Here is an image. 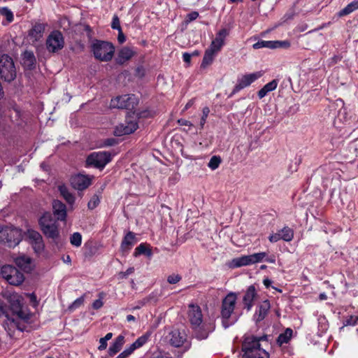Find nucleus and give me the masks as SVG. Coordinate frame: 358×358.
Listing matches in <instances>:
<instances>
[{"mask_svg": "<svg viewBox=\"0 0 358 358\" xmlns=\"http://www.w3.org/2000/svg\"><path fill=\"white\" fill-rule=\"evenodd\" d=\"M191 58H192V55L188 53V52H184L182 54V59H183V61L187 63V64H190V62H191Z\"/></svg>", "mask_w": 358, "mask_h": 358, "instance_id": "obj_53", "label": "nucleus"}, {"mask_svg": "<svg viewBox=\"0 0 358 358\" xmlns=\"http://www.w3.org/2000/svg\"><path fill=\"white\" fill-rule=\"evenodd\" d=\"M257 293L255 287L253 285L249 286L243 298V304L248 310H251L254 306L255 301L257 299Z\"/></svg>", "mask_w": 358, "mask_h": 358, "instance_id": "obj_21", "label": "nucleus"}, {"mask_svg": "<svg viewBox=\"0 0 358 358\" xmlns=\"http://www.w3.org/2000/svg\"><path fill=\"white\" fill-rule=\"evenodd\" d=\"M150 335H151L150 333L147 332L146 334L140 336L139 338H138L136 339V341L135 342H134L130 345L131 348L134 350V351L138 348H140L141 347H142L143 345H145L148 342Z\"/></svg>", "mask_w": 358, "mask_h": 358, "instance_id": "obj_31", "label": "nucleus"}, {"mask_svg": "<svg viewBox=\"0 0 358 358\" xmlns=\"http://www.w3.org/2000/svg\"><path fill=\"white\" fill-rule=\"evenodd\" d=\"M90 48L94 58L100 62H109L114 55L115 46L108 41L94 40Z\"/></svg>", "mask_w": 358, "mask_h": 358, "instance_id": "obj_5", "label": "nucleus"}, {"mask_svg": "<svg viewBox=\"0 0 358 358\" xmlns=\"http://www.w3.org/2000/svg\"><path fill=\"white\" fill-rule=\"evenodd\" d=\"M292 334L293 331L292 329H286L283 333L280 334L278 336L277 339V343L280 346L285 343H287L290 341L292 336Z\"/></svg>", "mask_w": 358, "mask_h": 358, "instance_id": "obj_30", "label": "nucleus"}, {"mask_svg": "<svg viewBox=\"0 0 358 358\" xmlns=\"http://www.w3.org/2000/svg\"><path fill=\"white\" fill-rule=\"evenodd\" d=\"M103 305V301L101 299L95 300L92 303V307L94 309L98 310L101 308Z\"/></svg>", "mask_w": 358, "mask_h": 358, "instance_id": "obj_51", "label": "nucleus"}, {"mask_svg": "<svg viewBox=\"0 0 358 358\" xmlns=\"http://www.w3.org/2000/svg\"><path fill=\"white\" fill-rule=\"evenodd\" d=\"M136 243L135 234L129 231L127 233V234L124 236L122 243H121V250L123 252H128L131 250L132 246Z\"/></svg>", "mask_w": 358, "mask_h": 358, "instance_id": "obj_24", "label": "nucleus"}, {"mask_svg": "<svg viewBox=\"0 0 358 358\" xmlns=\"http://www.w3.org/2000/svg\"><path fill=\"white\" fill-rule=\"evenodd\" d=\"M267 254L264 252L254 253L250 255H243L234 258L231 262V267L238 268L248 266L256 263L262 262L266 257Z\"/></svg>", "mask_w": 358, "mask_h": 358, "instance_id": "obj_9", "label": "nucleus"}, {"mask_svg": "<svg viewBox=\"0 0 358 358\" xmlns=\"http://www.w3.org/2000/svg\"><path fill=\"white\" fill-rule=\"evenodd\" d=\"M111 160L112 155L109 152H94L88 155L86 163L88 166L102 169Z\"/></svg>", "mask_w": 358, "mask_h": 358, "instance_id": "obj_10", "label": "nucleus"}, {"mask_svg": "<svg viewBox=\"0 0 358 358\" xmlns=\"http://www.w3.org/2000/svg\"><path fill=\"white\" fill-rule=\"evenodd\" d=\"M115 142V141L113 139H108L106 142V145H112L113 144V143Z\"/></svg>", "mask_w": 358, "mask_h": 358, "instance_id": "obj_64", "label": "nucleus"}, {"mask_svg": "<svg viewBox=\"0 0 358 358\" xmlns=\"http://www.w3.org/2000/svg\"><path fill=\"white\" fill-rule=\"evenodd\" d=\"M280 234V238L282 240L289 242L294 238V231L288 227H285L279 231Z\"/></svg>", "mask_w": 358, "mask_h": 358, "instance_id": "obj_33", "label": "nucleus"}, {"mask_svg": "<svg viewBox=\"0 0 358 358\" xmlns=\"http://www.w3.org/2000/svg\"><path fill=\"white\" fill-rule=\"evenodd\" d=\"M264 285L266 286V287H269V286L271 285L272 281L268 278L264 279L263 281Z\"/></svg>", "mask_w": 358, "mask_h": 358, "instance_id": "obj_60", "label": "nucleus"}, {"mask_svg": "<svg viewBox=\"0 0 358 358\" xmlns=\"http://www.w3.org/2000/svg\"><path fill=\"white\" fill-rule=\"evenodd\" d=\"M267 336L257 337L246 335L242 345L243 354L241 358H269V354L261 348L260 342L266 341Z\"/></svg>", "mask_w": 358, "mask_h": 358, "instance_id": "obj_3", "label": "nucleus"}, {"mask_svg": "<svg viewBox=\"0 0 358 358\" xmlns=\"http://www.w3.org/2000/svg\"><path fill=\"white\" fill-rule=\"evenodd\" d=\"M194 103V99H192L189 100V101L186 103L184 110H187L190 107H192Z\"/></svg>", "mask_w": 358, "mask_h": 358, "instance_id": "obj_58", "label": "nucleus"}, {"mask_svg": "<svg viewBox=\"0 0 358 358\" xmlns=\"http://www.w3.org/2000/svg\"><path fill=\"white\" fill-rule=\"evenodd\" d=\"M267 92H265L263 87L258 92V96L259 99L264 98Z\"/></svg>", "mask_w": 358, "mask_h": 358, "instance_id": "obj_59", "label": "nucleus"}, {"mask_svg": "<svg viewBox=\"0 0 358 358\" xmlns=\"http://www.w3.org/2000/svg\"><path fill=\"white\" fill-rule=\"evenodd\" d=\"M0 76L6 82H11L16 77V70L13 59L8 55L0 57Z\"/></svg>", "mask_w": 358, "mask_h": 358, "instance_id": "obj_6", "label": "nucleus"}, {"mask_svg": "<svg viewBox=\"0 0 358 358\" xmlns=\"http://www.w3.org/2000/svg\"><path fill=\"white\" fill-rule=\"evenodd\" d=\"M138 103V98L134 94H124L112 99L110 106L113 108L131 110L134 108Z\"/></svg>", "mask_w": 358, "mask_h": 358, "instance_id": "obj_12", "label": "nucleus"}, {"mask_svg": "<svg viewBox=\"0 0 358 358\" xmlns=\"http://www.w3.org/2000/svg\"><path fill=\"white\" fill-rule=\"evenodd\" d=\"M99 202L100 199L99 196L97 195H94L88 202V208L90 209H94L99 205Z\"/></svg>", "mask_w": 358, "mask_h": 358, "instance_id": "obj_42", "label": "nucleus"}, {"mask_svg": "<svg viewBox=\"0 0 358 358\" xmlns=\"http://www.w3.org/2000/svg\"><path fill=\"white\" fill-rule=\"evenodd\" d=\"M188 317L197 338L200 340L206 338L208 334L215 330V320L209 319L203 322L201 309L198 305L193 303L189 305Z\"/></svg>", "mask_w": 358, "mask_h": 358, "instance_id": "obj_2", "label": "nucleus"}, {"mask_svg": "<svg viewBox=\"0 0 358 358\" xmlns=\"http://www.w3.org/2000/svg\"><path fill=\"white\" fill-rule=\"evenodd\" d=\"M221 162H222V159H221L220 157L215 155L210 158V159L208 164V166L211 170L214 171L219 167Z\"/></svg>", "mask_w": 358, "mask_h": 358, "instance_id": "obj_37", "label": "nucleus"}, {"mask_svg": "<svg viewBox=\"0 0 358 358\" xmlns=\"http://www.w3.org/2000/svg\"><path fill=\"white\" fill-rule=\"evenodd\" d=\"M199 16V13L197 12H192L187 15V18L189 21H192L196 20Z\"/></svg>", "mask_w": 358, "mask_h": 358, "instance_id": "obj_54", "label": "nucleus"}, {"mask_svg": "<svg viewBox=\"0 0 358 358\" xmlns=\"http://www.w3.org/2000/svg\"><path fill=\"white\" fill-rule=\"evenodd\" d=\"M43 233L48 238L55 239L59 236L58 226L50 213H44L39 220Z\"/></svg>", "mask_w": 358, "mask_h": 358, "instance_id": "obj_7", "label": "nucleus"}, {"mask_svg": "<svg viewBox=\"0 0 358 358\" xmlns=\"http://www.w3.org/2000/svg\"><path fill=\"white\" fill-rule=\"evenodd\" d=\"M29 243L32 245L35 252L41 253L44 249V243L41 235L36 231L29 229L26 234Z\"/></svg>", "mask_w": 358, "mask_h": 358, "instance_id": "obj_16", "label": "nucleus"}, {"mask_svg": "<svg viewBox=\"0 0 358 358\" xmlns=\"http://www.w3.org/2000/svg\"><path fill=\"white\" fill-rule=\"evenodd\" d=\"M237 302V295L234 292L229 293L222 300L221 306L222 324L227 329L233 325L237 319L234 316Z\"/></svg>", "mask_w": 358, "mask_h": 358, "instance_id": "obj_4", "label": "nucleus"}, {"mask_svg": "<svg viewBox=\"0 0 358 358\" xmlns=\"http://www.w3.org/2000/svg\"><path fill=\"white\" fill-rule=\"evenodd\" d=\"M16 265L24 272L29 273L34 267L32 259L25 255H20L14 258Z\"/></svg>", "mask_w": 358, "mask_h": 358, "instance_id": "obj_22", "label": "nucleus"}, {"mask_svg": "<svg viewBox=\"0 0 358 358\" xmlns=\"http://www.w3.org/2000/svg\"><path fill=\"white\" fill-rule=\"evenodd\" d=\"M59 192L61 195L64 197V199L69 204H73L75 201L74 196L69 192L67 188L65 186L59 187Z\"/></svg>", "mask_w": 358, "mask_h": 358, "instance_id": "obj_34", "label": "nucleus"}, {"mask_svg": "<svg viewBox=\"0 0 358 358\" xmlns=\"http://www.w3.org/2000/svg\"><path fill=\"white\" fill-rule=\"evenodd\" d=\"M358 9V0L354 1L349 4H348L343 9L340 10L338 13V15L340 17L345 16L349 15L353 11Z\"/></svg>", "mask_w": 358, "mask_h": 358, "instance_id": "obj_32", "label": "nucleus"}, {"mask_svg": "<svg viewBox=\"0 0 358 358\" xmlns=\"http://www.w3.org/2000/svg\"><path fill=\"white\" fill-rule=\"evenodd\" d=\"M135 55L136 51L133 48L127 46L122 47L117 52L116 62L119 64H123L130 60Z\"/></svg>", "mask_w": 358, "mask_h": 358, "instance_id": "obj_20", "label": "nucleus"}, {"mask_svg": "<svg viewBox=\"0 0 358 358\" xmlns=\"http://www.w3.org/2000/svg\"><path fill=\"white\" fill-rule=\"evenodd\" d=\"M264 260L268 263L274 264L275 262V257L274 255H271L270 257L266 256Z\"/></svg>", "mask_w": 358, "mask_h": 358, "instance_id": "obj_57", "label": "nucleus"}, {"mask_svg": "<svg viewBox=\"0 0 358 358\" xmlns=\"http://www.w3.org/2000/svg\"><path fill=\"white\" fill-rule=\"evenodd\" d=\"M268 240L271 243H275L280 240H282L280 238V232L278 231V233L270 235L268 237Z\"/></svg>", "mask_w": 358, "mask_h": 358, "instance_id": "obj_48", "label": "nucleus"}, {"mask_svg": "<svg viewBox=\"0 0 358 358\" xmlns=\"http://www.w3.org/2000/svg\"><path fill=\"white\" fill-rule=\"evenodd\" d=\"M124 343V336L122 335H119L115 341L113 342L112 345L110 346L108 349V355L110 357H113L116 355L122 348Z\"/></svg>", "mask_w": 358, "mask_h": 358, "instance_id": "obj_25", "label": "nucleus"}, {"mask_svg": "<svg viewBox=\"0 0 358 358\" xmlns=\"http://www.w3.org/2000/svg\"><path fill=\"white\" fill-rule=\"evenodd\" d=\"M0 15H1L2 16H4L6 18L7 22L8 23L13 22V18H14L13 14L12 11L7 8H1L0 9Z\"/></svg>", "mask_w": 358, "mask_h": 358, "instance_id": "obj_39", "label": "nucleus"}, {"mask_svg": "<svg viewBox=\"0 0 358 358\" xmlns=\"http://www.w3.org/2000/svg\"><path fill=\"white\" fill-rule=\"evenodd\" d=\"M181 280V277L178 274H172L168 276L167 281L170 284H176Z\"/></svg>", "mask_w": 358, "mask_h": 358, "instance_id": "obj_44", "label": "nucleus"}, {"mask_svg": "<svg viewBox=\"0 0 358 358\" xmlns=\"http://www.w3.org/2000/svg\"><path fill=\"white\" fill-rule=\"evenodd\" d=\"M113 337V334L112 333H108L103 338L105 340H106L107 341H109L110 339H111Z\"/></svg>", "mask_w": 358, "mask_h": 358, "instance_id": "obj_63", "label": "nucleus"}, {"mask_svg": "<svg viewBox=\"0 0 358 358\" xmlns=\"http://www.w3.org/2000/svg\"><path fill=\"white\" fill-rule=\"evenodd\" d=\"M22 59L23 66L28 69H33L36 62L34 52L28 50L23 53Z\"/></svg>", "mask_w": 358, "mask_h": 358, "instance_id": "obj_26", "label": "nucleus"}, {"mask_svg": "<svg viewBox=\"0 0 358 358\" xmlns=\"http://www.w3.org/2000/svg\"><path fill=\"white\" fill-rule=\"evenodd\" d=\"M146 255L148 257L152 255V251L145 244L141 243L136 248L134 255L137 257L140 255Z\"/></svg>", "mask_w": 358, "mask_h": 358, "instance_id": "obj_35", "label": "nucleus"}, {"mask_svg": "<svg viewBox=\"0 0 358 358\" xmlns=\"http://www.w3.org/2000/svg\"><path fill=\"white\" fill-rule=\"evenodd\" d=\"M138 128V124L136 118L128 117L124 123H121L115 127L114 134L117 136L128 135L134 132Z\"/></svg>", "mask_w": 358, "mask_h": 358, "instance_id": "obj_15", "label": "nucleus"}, {"mask_svg": "<svg viewBox=\"0 0 358 358\" xmlns=\"http://www.w3.org/2000/svg\"><path fill=\"white\" fill-rule=\"evenodd\" d=\"M22 240L21 231L17 228L6 227L0 229V242L6 243L8 247H15Z\"/></svg>", "mask_w": 358, "mask_h": 358, "instance_id": "obj_8", "label": "nucleus"}, {"mask_svg": "<svg viewBox=\"0 0 358 358\" xmlns=\"http://www.w3.org/2000/svg\"><path fill=\"white\" fill-rule=\"evenodd\" d=\"M178 123L180 125V126H187V127H192V124L189 121V120H185V119H179L178 120Z\"/></svg>", "mask_w": 358, "mask_h": 358, "instance_id": "obj_52", "label": "nucleus"}, {"mask_svg": "<svg viewBox=\"0 0 358 358\" xmlns=\"http://www.w3.org/2000/svg\"><path fill=\"white\" fill-rule=\"evenodd\" d=\"M1 273L3 278L10 285H19L24 281L23 274L10 265L2 266Z\"/></svg>", "mask_w": 358, "mask_h": 358, "instance_id": "obj_13", "label": "nucleus"}, {"mask_svg": "<svg viewBox=\"0 0 358 358\" xmlns=\"http://www.w3.org/2000/svg\"><path fill=\"white\" fill-rule=\"evenodd\" d=\"M134 271V268L133 267H130L125 272H120L119 275L122 278H127L129 275L133 273Z\"/></svg>", "mask_w": 358, "mask_h": 358, "instance_id": "obj_49", "label": "nucleus"}, {"mask_svg": "<svg viewBox=\"0 0 358 358\" xmlns=\"http://www.w3.org/2000/svg\"><path fill=\"white\" fill-rule=\"evenodd\" d=\"M64 38L59 31H52L47 37L45 45L50 53H57L64 47Z\"/></svg>", "mask_w": 358, "mask_h": 358, "instance_id": "obj_11", "label": "nucleus"}, {"mask_svg": "<svg viewBox=\"0 0 358 358\" xmlns=\"http://www.w3.org/2000/svg\"><path fill=\"white\" fill-rule=\"evenodd\" d=\"M217 53L218 52L208 47V49H206L205 51L201 66L202 68H206V66L210 65Z\"/></svg>", "mask_w": 358, "mask_h": 358, "instance_id": "obj_27", "label": "nucleus"}, {"mask_svg": "<svg viewBox=\"0 0 358 358\" xmlns=\"http://www.w3.org/2000/svg\"><path fill=\"white\" fill-rule=\"evenodd\" d=\"M111 27L114 29H117L118 31H120L121 27L120 24V20L117 16L115 15L113 18V22L111 24Z\"/></svg>", "mask_w": 358, "mask_h": 358, "instance_id": "obj_47", "label": "nucleus"}, {"mask_svg": "<svg viewBox=\"0 0 358 358\" xmlns=\"http://www.w3.org/2000/svg\"><path fill=\"white\" fill-rule=\"evenodd\" d=\"M54 215L58 220L65 221L66 217V207L60 201L55 200L52 203Z\"/></svg>", "mask_w": 358, "mask_h": 358, "instance_id": "obj_23", "label": "nucleus"}, {"mask_svg": "<svg viewBox=\"0 0 358 358\" xmlns=\"http://www.w3.org/2000/svg\"><path fill=\"white\" fill-rule=\"evenodd\" d=\"M262 75L263 73L262 71H257L252 73L245 74L239 77L230 96L238 92L241 90L250 86L252 83L261 78Z\"/></svg>", "mask_w": 358, "mask_h": 358, "instance_id": "obj_14", "label": "nucleus"}, {"mask_svg": "<svg viewBox=\"0 0 358 358\" xmlns=\"http://www.w3.org/2000/svg\"><path fill=\"white\" fill-rule=\"evenodd\" d=\"M136 320L135 319V317L131 315H128L127 316V321L130 322H134Z\"/></svg>", "mask_w": 358, "mask_h": 358, "instance_id": "obj_61", "label": "nucleus"}, {"mask_svg": "<svg viewBox=\"0 0 358 358\" xmlns=\"http://www.w3.org/2000/svg\"><path fill=\"white\" fill-rule=\"evenodd\" d=\"M269 309L270 303L268 301H263L259 306V308L255 315L257 322L263 320L267 315Z\"/></svg>", "mask_w": 358, "mask_h": 358, "instance_id": "obj_28", "label": "nucleus"}, {"mask_svg": "<svg viewBox=\"0 0 358 358\" xmlns=\"http://www.w3.org/2000/svg\"><path fill=\"white\" fill-rule=\"evenodd\" d=\"M92 177L78 174L71 178V184L74 189L83 190L87 188L92 183Z\"/></svg>", "mask_w": 358, "mask_h": 358, "instance_id": "obj_18", "label": "nucleus"}, {"mask_svg": "<svg viewBox=\"0 0 358 358\" xmlns=\"http://www.w3.org/2000/svg\"><path fill=\"white\" fill-rule=\"evenodd\" d=\"M46 24L36 22L28 32L27 38L32 45L41 41L45 30Z\"/></svg>", "mask_w": 358, "mask_h": 358, "instance_id": "obj_17", "label": "nucleus"}, {"mask_svg": "<svg viewBox=\"0 0 358 358\" xmlns=\"http://www.w3.org/2000/svg\"><path fill=\"white\" fill-rule=\"evenodd\" d=\"M273 41H259L253 44L252 47L254 49H260L262 48H267L270 49H275V46L273 45Z\"/></svg>", "mask_w": 358, "mask_h": 358, "instance_id": "obj_36", "label": "nucleus"}, {"mask_svg": "<svg viewBox=\"0 0 358 358\" xmlns=\"http://www.w3.org/2000/svg\"><path fill=\"white\" fill-rule=\"evenodd\" d=\"M70 242L71 245L79 247L82 243V236L78 232L73 233L71 238H70Z\"/></svg>", "mask_w": 358, "mask_h": 358, "instance_id": "obj_38", "label": "nucleus"}, {"mask_svg": "<svg viewBox=\"0 0 358 358\" xmlns=\"http://www.w3.org/2000/svg\"><path fill=\"white\" fill-rule=\"evenodd\" d=\"M27 296L29 297L31 301L33 303L34 306H37V301H36V296L34 294H27Z\"/></svg>", "mask_w": 358, "mask_h": 358, "instance_id": "obj_55", "label": "nucleus"}, {"mask_svg": "<svg viewBox=\"0 0 358 358\" xmlns=\"http://www.w3.org/2000/svg\"><path fill=\"white\" fill-rule=\"evenodd\" d=\"M84 296H81L76 299L69 307L70 311H73L84 303Z\"/></svg>", "mask_w": 358, "mask_h": 358, "instance_id": "obj_40", "label": "nucleus"}, {"mask_svg": "<svg viewBox=\"0 0 358 358\" xmlns=\"http://www.w3.org/2000/svg\"><path fill=\"white\" fill-rule=\"evenodd\" d=\"M275 48H288L290 47V42L288 41H273Z\"/></svg>", "mask_w": 358, "mask_h": 358, "instance_id": "obj_41", "label": "nucleus"}, {"mask_svg": "<svg viewBox=\"0 0 358 358\" xmlns=\"http://www.w3.org/2000/svg\"><path fill=\"white\" fill-rule=\"evenodd\" d=\"M209 113H210V109L208 107H204L202 110V117L201 118V121H200V125H201V127L203 128L206 122V120H207V117L209 115Z\"/></svg>", "mask_w": 358, "mask_h": 358, "instance_id": "obj_43", "label": "nucleus"}, {"mask_svg": "<svg viewBox=\"0 0 358 358\" xmlns=\"http://www.w3.org/2000/svg\"><path fill=\"white\" fill-rule=\"evenodd\" d=\"M319 299L321 301H324V300H326L327 299V294L325 293H321L319 295Z\"/></svg>", "mask_w": 358, "mask_h": 358, "instance_id": "obj_62", "label": "nucleus"}, {"mask_svg": "<svg viewBox=\"0 0 358 358\" xmlns=\"http://www.w3.org/2000/svg\"><path fill=\"white\" fill-rule=\"evenodd\" d=\"M278 82L276 80H273L272 81L268 83L264 86L267 87V89L271 92L276 89L278 86Z\"/></svg>", "mask_w": 358, "mask_h": 358, "instance_id": "obj_46", "label": "nucleus"}, {"mask_svg": "<svg viewBox=\"0 0 358 358\" xmlns=\"http://www.w3.org/2000/svg\"><path fill=\"white\" fill-rule=\"evenodd\" d=\"M229 31L226 28L220 29L216 34L215 38L212 41L209 47L219 52L222 48L224 45L225 39L229 36Z\"/></svg>", "mask_w": 358, "mask_h": 358, "instance_id": "obj_19", "label": "nucleus"}, {"mask_svg": "<svg viewBox=\"0 0 358 358\" xmlns=\"http://www.w3.org/2000/svg\"><path fill=\"white\" fill-rule=\"evenodd\" d=\"M5 297L8 300L10 308L7 309L0 300V322L6 328V326L10 325L11 327L17 326V320L27 321L30 318V313L23 308L22 303L23 298L15 292H6Z\"/></svg>", "mask_w": 358, "mask_h": 358, "instance_id": "obj_1", "label": "nucleus"}, {"mask_svg": "<svg viewBox=\"0 0 358 358\" xmlns=\"http://www.w3.org/2000/svg\"><path fill=\"white\" fill-rule=\"evenodd\" d=\"M170 343L175 347L181 346L185 340V336L182 334L178 330H173L170 333Z\"/></svg>", "mask_w": 358, "mask_h": 358, "instance_id": "obj_29", "label": "nucleus"}, {"mask_svg": "<svg viewBox=\"0 0 358 358\" xmlns=\"http://www.w3.org/2000/svg\"><path fill=\"white\" fill-rule=\"evenodd\" d=\"M134 352V350L129 346L121 352L116 358H127Z\"/></svg>", "mask_w": 358, "mask_h": 358, "instance_id": "obj_45", "label": "nucleus"}, {"mask_svg": "<svg viewBox=\"0 0 358 358\" xmlns=\"http://www.w3.org/2000/svg\"><path fill=\"white\" fill-rule=\"evenodd\" d=\"M117 39L120 43H122L125 41V36H124V34L122 31V29H120V31H119Z\"/></svg>", "mask_w": 358, "mask_h": 358, "instance_id": "obj_56", "label": "nucleus"}, {"mask_svg": "<svg viewBox=\"0 0 358 358\" xmlns=\"http://www.w3.org/2000/svg\"><path fill=\"white\" fill-rule=\"evenodd\" d=\"M99 346L98 347V349L99 350H103L107 348V341L105 340L103 338H101L99 340Z\"/></svg>", "mask_w": 358, "mask_h": 358, "instance_id": "obj_50", "label": "nucleus"}]
</instances>
